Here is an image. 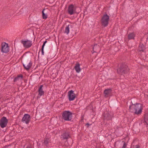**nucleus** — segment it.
I'll list each match as a JSON object with an SVG mask.
<instances>
[{"instance_id":"1","label":"nucleus","mask_w":148,"mask_h":148,"mask_svg":"<svg viewBox=\"0 0 148 148\" xmlns=\"http://www.w3.org/2000/svg\"><path fill=\"white\" fill-rule=\"evenodd\" d=\"M142 110V105L139 103L136 105L132 104L129 106L130 111L136 114H140Z\"/></svg>"},{"instance_id":"4","label":"nucleus","mask_w":148,"mask_h":148,"mask_svg":"<svg viewBox=\"0 0 148 148\" xmlns=\"http://www.w3.org/2000/svg\"><path fill=\"white\" fill-rule=\"evenodd\" d=\"M8 122V120L7 118L5 117H3L0 120V125L2 128L5 127Z\"/></svg>"},{"instance_id":"9","label":"nucleus","mask_w":148,"mask_h":148,"mask_svg":"<svg viewBox=\"0 0 148 148\" xmlns=\"http://www.w3.org/2000/svg\"><path fill=\"white\" fill-rule=\"evenodd\" d=\"M2 51L3 53H7L9 51V47L8 45L5 42L2 44Z\"/></svg>"},{"instance_id":"23","label":"nucleus","mask_w":148,"mask_h":148,"mask_svg":"<svg viewBox=\"0 0 148 148\" xmlns=\"http://www.w3.org/2000/svg\"><path fill=\"white\" fill-rule=\"evenodd\" d=\"M139 146L138 145H136L134 146L133 148H139Z\"/></svg>"},{"instance_id":"6","label":"nucleus","mask_w":148,"mask_h":148,"mask_svg":"<svg viewBox=\"0 0 148 148\" xmlns=\"http://www.w3.org/2000/svg\"><path fill=\"white\" fill-rule=\"evenodd\" d=\"M21 43L23 44L24 47L26 48H28L32 45V42L28 40H22L21 41Z\"/></svg>"},{"instance_id":"18","label":"nucleus","mask_w":148,"mask_h":148,"mask_svg":"<svg viewBox=\"0 0 148 148\" xmlns=\"http://www.w3.org/2000/svg\"><path fill=\"white\" fill-rule=\"evenodd\" d=\"M117 71L118 73L122 74L124 73V70L123 68H120L118 69Z\"/></svg>"},{"instance_id":"8","label":"nucleus","mask_w":148,"mask_h":148,"mask_svg":"<svg viewBox=\"0 0 148 148\" xmlns=\"http://www.w3.org/2000/svg\"><path fill=\"white\" fill-rule=\"evenodd\" d=\"M30 120V116L28 114H25L22 119V122L27 124H28Z\"/></svg>"},{"instance_id":"29","label":"nucleus","mask_w":148,"mask_h":148,"mask_svg":"<svg viewBox=\"0 0 148 148\" xmlns=\"http://www.w3.org/2000/svg\"><path fill=\"white\" fill-rule=\"evenodd\" d=\"M26 148H30V147H27Z\"/></svg>"},{"instance_id":"25","label":"nucleus","mask_w":148,"mask_h":148,"mask_svg":"<svg viewBox=\"0 0 148 148\" xmlns=\"http://www.w3.org/2000/svg\"><path fill=\"white\" fill-rule=\"evenodd\" d=\"M41 50H42L41 51H42V55H43V54H44V49L42 48Z\"/></svg>"},{"instance_id":"24","label":"nucleus","mask_w":148,"mask_h":148,"mask_svg":"<svg viewBox=\"0 0 148 148\" xmlns=\"http://www.w3.org/2000/svg\"><path fill=\"white\" fill-rule=\"evenodd\" d=\"M145 123H146L148 125V119H147V120H145Z\"/></svg>"},{"instance_id":"17","label":"nucleus","mask_w":148,"mask_h":148,"mask_svg":"<svg viewBox=\"0 0 148 148\" xmlns=\"http://www.w3.org/2000/svg\"><path fill=\"white\" fill-rule=\"evenodd\" d=\"M134 33H130L128 35V37L129 39H134Z\"/></svg>"},{"instance_id":"28","label":"nucleus","mask_w":148,"mask_h":148,"mask_svg":"<svg viewBox=\"0 0 148 148\" xmlns=\"http://www.w3.org/2000/svg\"><path fill=\"white\" fill-rule=\"evenodd\" d=\"M108 117V115H105V116H104V117Z\"/></svg>"},{"instance_id":"21","label":"nucleus","mask_w":148,"mask_h":148,"mask_svg":"<svg viewBox=\"0 0 148 148\" xmlns=\"http://www.w3.org/2000/svg\"><path fill=\"white\" fill-rule=\"evenodd\" d=\"M127 144L125 142H123V146L122 148H126Z\"/></svg>"},{"instance_id":"15","label":"nucleus","mask_w":148,"mask_h":148,"mask_svg":"<svg viewBox=\"0 0 148 148\" xmlns=\"http://www.w3.org/2000/svg\"><path fill=\"white\" fill-rule=\"evenodd\" d=\"M69 137L68 133L67 132H66L62 135L61 138L62 139H67Z\"/></svg>"},{"instance_id":"13","label":"nucleus","mask_w":148,"mask_h":148,"mask_svg":"<svg viewBox=\"0 0 148 148\" xmlns=\"http://www.w3.org/2000/svg\"><path fill=\"white\" fill-rule=\"evenodd\" d=\"M75 69L77 72L79 73L81 71L79 64L78 63L77 64L75 67Z\"/></svg>"},{"instance_id":"27","label":"nucleus","mask_w":148,"mask_h":148,"mask_svg":"<svg viewBox=\"0 0 148 148\" xmlns=\"http://www.w3.org/2000/svg\"><path fill=\"white\" fill-rule=\"evenodd\" d=\"M97 46V45H96V46H95H95H94V47H93V49H95V47H96Z\"/></svg>"},{"instance_id":"3","label":"nucleus","mask_w":148,"mask_h":148,"mask_svg":"<svg viewBox=\"0 0 148 148\" xmlns=\"http://www.w3.org/2000/svg\"><path fill=\"white\" fill-rule=\"evenodd\" d=\"M109 20V16L107 14L104 15L102 18L101 20L102 25L104 27L107 26L108 25Z\"/></svg>"},{"instance_id":"22","label":"nucleus","mask_w":148,"mask_h":148,"mask_svg":"<svg viewBox=\"0 0 148 148\" xmlns=\"http://www.w3.org/2000/svg\"><path fill=\"white\" fill-rule=\"evenodd\" d=\"M47 41H45L44 42L42 45V49H44V47L45 45V44L47 43Z\"/></svg>"},{"instance_id":"2","label":"nucleus","mask_w":148,"mask_h":148,"mask_svg":"<svg viewBox=\"0 0 148 148\" xmlns=\"http://www.w3.org/2000/svg\"><path fill=\"white\" fill-rule=\"evenodd\" d=\"M72 113L69 111H65L62 114V119L66 121H70L71 119Z\"/></svg>"},{"instance_id":"11","label":"nucleus","mask_w":148,"mask_h":148,"mask_svg":"<svg viewBox=\"0 0 148 148\" xmlns=\"http://www.w3.org/2000/svg\"><path fill=\"white\" fill-rule=\"evenodd\" d=\"M23 65L24 68L28 70L31 67L32 64L30 62H28L24 64Z\"/></svg>"},{"instance_id":"5","label":"nucleus","mask_w":148,"mask_h":148,"mask_svg":"<svg viewBox=\"0 0 148 148\" xmlns=\"http://www.w3.org/2000/svg\"><path fill=\"white\" fill-rule=\"evenodd\" d=\"M68 96L70 101H73L74 100L76 97V95L74 93V91L72 90L69 91L68 92Z\"/></svg>"},{"instance_id":"10","label":"nucleus","mask_w":148,"mask_h":148,"mask_svg":"<svg viewBox=\"0 0 148 148\" xmlns=\"http://www.w3.org/2000/svg\"><path fill=\"white\" fill-rule=\"evenodd\" d=\"M112 93V90L110 89H106L104 91V94L105 96L106 97H108L110 96Z\"/></svg>"},{"instance_id":"16","label":"nucleus","mask_w":148,"mask_h":148,"mask_svg":"<svg viewBox=\"0 0 148 148\" xmlns=\"http://www.w3.org/2000/svg\"><path fill=\"white\" fill-rule=\"evenodd\" d=\"M23 78V76L22 75H19L15 77L14 79V82H16L17 81L21 80Z\"/></svg>"},{"instance_id":"14","label":"nucleus","mask_w":148,"mask_h":148,"mask_svg":"<svg viewBox=\"0 0 148 148\" xmlns=\"http://www.w3.org/2000/svg\"><path fill=\"white\" fill-rule=\"evenodd\" d=\"M71 27H72V25H69L66 26L64 30V33L67 34H68L69 32L70 28Z\"/></svg>"},{"instance_id":"19","label":"nucleus","mask_w":148,"mask_h":148,"mask_svg":"<svg viewBox=\"0 0 148 148\" xmlns=\"http://www.w3.org/2000/svg\"><path fill=\"white\" fill-rule=\"evenodd\" d=\"M45 9H44L42 12V17L43 19H46L47 17V15L45 14L44 12Z\"/></svg>"},{"instance_id":"7","label":"nucleus","mask_w":148,"mask_h":148,"mask_svg":"<svg viewBox=\"0 0 148 148\" xmlns=\"http://www.w3.org/2000/svg\"><path fill=\"white\" fill-rule=\"evenodd\" d=\"M76 7L73 5H70L68 8V12L70 15H72L76 12Z\"/></svg>"},{"instance_id":"26","label":"nucleus","mask_w":148,"mask_h":148,"mask_svg":"<svg viewBox=\"0 0 148 148\" xmlns=\"http://www.w3.org/2000/svg\"><path fill=\"white\" fill-rule=\"evenodd\" d=\"M48 143V141L47 140H45V141H44V143H45V144H46L47 143Z\"/></svg>"},{"instance_id":"12","label":"nucleus","mask_w":148,"mask_h":148,"mask_svg":"<svg viewBox=\"0 0 148 148\" xmlns=\"http://www.w3.org/2000/svg\"><path fill=\"white\" fill-rule=\"evenodd\" d=\"M42 87L43 86L41 85L38 89V95H39L40 96H41L44 94V92L42 89Z\"/></svg>"},{"instance_id":"20","label":"nucleus","mask_w":148,"mask_h":148,"mask_svg":"<svg viewBox=\"0 0 148 148\" xmlns=\"http://www.w3.org/2000/svg\"><path fill=\"white\" fill-rule=\"evenodd\" d=\"M143 44H141L140 45L139 48V50L140 51H143Z\"/></svg>"}]
</instances>
